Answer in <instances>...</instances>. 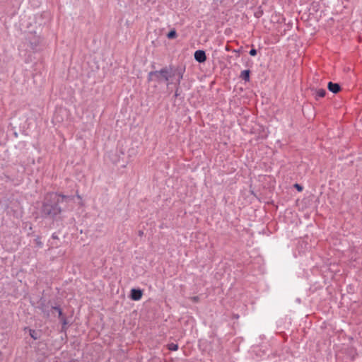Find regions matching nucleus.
Here are the masks:
<instances>
[{
  "label": "nucleus",
  "mask_w": 362,
  "mask_h": 362,
  "mask_svg": "<svg viewBox=\"0 0 362 362\" xmlns=\"http://www.w3.org/2000/svg\"><path fill=\"white\" fill-rule=\"evenodd\" d=\"M250 54L251 56H255L257 54V50L255 49H250Z\"/></svg>",
  "instance_id": "nucleus-15"
},
{
  "label": "nucleus",
  "mask_w": 362,
  "mask_h": 362,
  "mask_svg": "<svg viewBox=\"0 0 362 362\" xmlns=\"http://www.w3.org/2000/svg\"><path fill=\"white\" fill-rule=\"evenodd\" d=\"M250 70H244L240 74V78L245 81H248L250 80Z\"/></svg>",
  "instance_id": "nucleus-8"
},
{
  "label": "nucleus",
  "mask_w": 362,
  "mask_h": 362,
  "mask_svg": "<svg viewBox=\"0 0 362 362\" xmlns=\"http://www.w3.org/2000/svg\"><path fill=\"white\" fill-rule=\"evenodd\" d=\"M327 88L329 91L333 93H338L341 90V87L339 83H334L332 82H329L327 85Z\"/></svg>",
  "instance_id": "nucleus-7"
},
{
  "label": "nucleus",
  "mask_w": 362,
  "mask_h": 362,
  "mask_svg": "<svg viewBox=\"0 0 362 362\" xmlns=\"http://www.w3.org/2000/svg\"><path fill=\"white\" fill-rule=\"evenodd\" d=\"M326 95V90L325 89H319L316 90V98H323Z\"/></svg>",
  "instance_id": "nucleus-9"
},
{
  "label": "nucleus",
  "mask_w": 362,
  "mask_h": 362,
  "mask_svg": "<svg viewBox=\"0 0 362 362\" xmlns=\"http://www.w3.org/2000/svg\"><path fill=\"white\" fill-rule=\"evenodd\" d=\"M74 197L59 194H50L47 196L42 205V213L45 216L54 217L62 211L68 209L69 204L73 202Z\"/></svg>",
  "instance_id": "nucleus-1"
},
{
  "label": "nucleus",
  "mask_w": 362,
  "mask_h": 362,
  "mask_svg": "<svg viewBox=\"0 0 362 362\" xmlns=\"http://www.w3.org/2000/svg\"><path fill=\"white\" fill-rule=\"evenodd\" d=\"M295 187H296L298 191H302V189H303V187H302L300 185H298V184H296V185H295Z\"/></svg>",
  "instance_id": "nucleus-17"
},
{
  "label": "nucleus",
  "mask_w": 362,
  "mask_h": 362,
  "mask_svg": "<svg viewBox=\"0 0 362 362\" xmlns=\"http://www.w3.org/2000/svg\"><path fill=\"white\" fill-rule=\"evenodd\" d=\"M194 59L199 63H203L206 61V53L204 50H197L194 52Z\"/></svg>",
  "instance_id": "nucleus-4"
},
{
  "label": "nucleus",
  "mask_w": 362,
  "mask_h": 362,
  "mask_svg": "<svg viewBox=\"0 0 362 362\" xmlns=\"http://www.w3.org/2000/svg\"><path fill=\"white\" fill-rule=\"evenodd\" d=\"M179 89H180V86L177 85L175 93V97H178L180 95Z\"/></svg>",
  "instance_id": "nucleus-14"
},
{
  "label": "nucleus",
  "mask_w": 362,
  "mask_h": 362,
  "mask_svg": "<svg viewBox=\"0 0 362 362\" xmlns=\"http://www.w3.org/2000/svg\"><path fill=\"white\" fill-rule=\"evenodd\" d=\"M59 318H60V320H61V321H62V324H63V325H64H64H66L67 324V322H66V318H64V317L62 316V315H61V317H59Z\"/></svg>",
  "instance_id": "nucleus-13"
},
{
  "label": "nucleus",
  "mask_w": 362,
  "mask_h": 362,
  "mask_svg": "<svg viewBox=\"0 0 362 362\" xmlns=\"http://www.w3.org/2000/svg\"><path fill=\"white\" fill-rule=\"evenodd\" d=\"M193 302L197 303L199 301V297L198 296H193L190 298Z\"/></svg>",
  "instance_id": "nucleus-16"
},
{
  "label": "nucleus",
  "mask_w": 362,
  "mask_h": 362,
  "mask_svg": "<svg viewBox=\"0 0 362 362\" xmlns=\"http://www.w3.org/2000/svg\"><path fill=\"white\" fill-rule=\"evenodd\" d=\"M176 36H177V33L175 30H170L167 35V37L169 39H173V38L176 37Z\"/></svg>",
  "instance_id": "nucleus-11"
},
{
  "label": "nucleus",
  "mask_w": 362,
  "mask_h": 362,
  "mask_svg": "<svg viewBox=\"0 0 362 362\" xmlns=\"http://www.w3.org/2000/svg\"><path fill=\"white\" fill-rule=\"evenodd\" d=\"M143 234H144L143 231H141V230L139 231V235L141 236V235H143Z\"/></svg>",
  "instance_id": "nucleus-18"
},
{
  "label": "nucleus",
  "mask_w": 362,
  "mask_h": 362,
  "mask_svg": "<svg viewBox=\"0 0 362 362\" xmlns=\"http://www.w3.org/2000/svg\"><path fill=\"white\" fill-rule=\"evenodd\" d=\"M37 303V308L42 311L45 317H49L51 313L54 314V312H57L58 316L61 317L62 311L59 307L49 305V303L43 298H41Z\"/></svg>",
  "instance_id": "nucleus-3"
},
{
  "label": "nucleus",
  "mask_w": 362,
  "mask_h": 362,
  "mask_svg": "<svg viewBox=\"0 0 362 362\" xmlns=\"http://www.w3.org/2000/svg\"><path fill=\"white\" fill-rule=\"evenodd\" d=\"M142 291L140 289L132 288L131 290L130 297L134 300H139L141 298Z\"/></svg>",
  "instance_id": "nucleus-5"
},
{
  "label": "nucleus",
  "mask_w": 362,
  "mask_h": 362,
  "mask_svg": "<svg viewBox=\"0 0 362 362\" xmlns=\"http://www.w3.org/2000/svg\"><path fill=\"white\" fill-rule=\"evenodd\" d=\"M185 72V68H176L173 69V73H175V76H177L178 78L177 81V85L180 86V81L183 78V74Z\"/></svg>",
  "instance_id": "nucleus-6"
},
{
  "label": "nucleus",
  "mask_w": 362,
  "mask_h": 362,
  "mask_svg": "<svg viewBox=\"0 0 362 362\" xmlns=\"http://www.w3.org/2000/svg\"><path fill=\"white\" fill-rule=\"evenodd\" d=\"M175 76L173 68L165 66L159 71H150L148 74V81H155L158 83L163 81H167V86L170 85L169 80Z\"/></svg>",
  "instance_id": "nucleus-2"
},
{
  "label": "nucleus",
  "mask_w": 362,
  "mask_h": 362,
  "mask_svg": "<svg viewBox=\"0 0 362 362\" xmlns=\"http://www.w3.org/2000/svg\"><path fill=\"white\" fill-rule=\"evenodd\" d=\"M30 335L33 339H37L39 338L38 332L33 329H30Z\"/></svg>",
  "instance_id": "nucleus-10"
},
{
  "label": "nucleus",
  "mask_w": 362,
  "mask_h": 362,
  "mask_svg": "<svg viewBox=\"0 0 362 362\" xmlns=\"http://www.w3.org/2000/svg\"><path fill=\"white\" fill-rule=\"evenodd\" d=\"M168 349L170 351H177L178 349V345L175 344H170L168 345Z\"/></svg>",
  "instance_id": "nucleus-12"
}]
</instances>
